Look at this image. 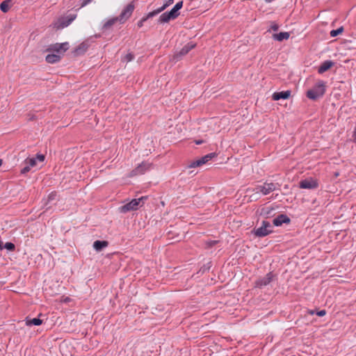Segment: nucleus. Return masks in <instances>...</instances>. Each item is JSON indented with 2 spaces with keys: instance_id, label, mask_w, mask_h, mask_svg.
Returning <instances> with one entry per match:
<instances>
[{
  "instance_id": "1",
  "label": "nucleus",
  "mask_w": 356,
  "mask_h": 356,
  "mask_svg": "<svg viewBox=\"0 0 356 356\" xmlns=\"http://www.w3.org/2000/svg\"><path fill=\"white\" fill-rule=\"evenodd\" d=\"M183 6V1H179L169 12L163 13L159 18V22L167 23L171 19H176L179 15V10Z\"/></svg>"
},
{
  "instance_id": "2",
  "label": "nucleus",
  "mask_w": 356,
  "mask_h": 356,
  "mask_svg": "<svg viewBox=\"0 0 356 356\" xmlns=\"http://www.w3.org/2000/svg\"><path fill=\"white\" fill-rule=\"evenodd\" d=\"M147 199V196H143L138 199H133L129 202L119 207V211L123 213H126L131 211H136L139 207H141L144 204L145 200Z\"/></svg>"
},
{
  "instance_id": "3",
  "label": "nucleus",
  "mask_w": 356,
  "mask_h": 356,
  "mask_svg": "<svg viewBox=\"0 0 356 356\" xmlns=\"http://www.w3.org/2000/svg\"><path fill=\"white\" fill-rule=\"evenodd\" d=\"M325 92V86L323 81H319L316 85L307 92V97L312 100H316L322 97Z\"/></svg>"
},
{
  "instance_id": "4",
  "label": "nucleus",
  "mask_w": 356,
  "mask_h": 356,
  "mask_svg": "<svg viewBox=\"0 0 356 356\" xmlns=\"http://www.w3.org/2000/svg\"><path fill=\"white\" fill-rule=\"evenodd\" d=\"M280 187L279 184L273 182H265L264 185L257 186L256 188H252V191L257 190V193H262L264 195H267L271 192L278 189Z\"/></svg>"
},
{
  "instance_id": "5",
  "label": "nucleus",
  "mask_w": 356,
  "mask_h": 356,
  "mask_svg": "<svg viewBox=\"0 0 356 356\" xmlns=\"http://www.w3.org/2000/svg\"><path fill=\"white\" fill-rule=\"evenodd\" d=\"M68 42L55 43L50 44L47 49V51L53 52L56 54H60L61 56L69 49Z\"/></svg>"
},
{
  "instance_id": "6",
  "label": "nucleus",
  "mask_w": 356,
  "mask_h": 356,
  "mask_svg": "<svg viewBox=\"0 0 356 356\" xmlns=\"http://www.w3.org/2000/svg\"><path fill=\"white\" fill-rule=\"evenodd\" d=\"M270 227V223L268 221L264 220L261 226L257 229H254L253 232L257 237H264L272 232V231L269 229Z\"/></svg>"
},
{
  "instance_id": "7",
  "label": "nucleus",
  "mask_w": 356,
  "mask_h": 356,
  "mask_svg": "<svg viewBox=\"0 0 356 356\" xmlns=\"http://www.w3.org/2000/svg\"><path fill=\"white\" fill-rule=\"evenodd\" d=\"M134 5L133 2L129 3L124 9L122 11L120 15L118 17L119 19V22L121 24L124 23L131 15L134 10Z\"/></svg>"
},
{
  "instance_id": "8",
  "label": "nucleus",
  "mask_w": 356,
  "mask_h": 356,
  "mask_svg": "<svg viewBox=\"0 0 356 356\" xmlns=\"http://www.w3.org/2000/svg\"><path fill=\"white\" fill-rule=\"evenodd\" d=\"M216 156V153L208 154L202 156V158L197 159L196 161H191L188 165V168H196V167L201 166L203 164L207 163L209 161L211 160Z\"/></svg>"
},
{
  "instance_id": "9",
  "label": "nucleus",
  "mask_w": 356,
  "mask_h": 356,
  "mask_svg": "<svg viewBox=\"0 0 356 356\" xmlns=\"http://www.w3.org/2000/svg\"><path fill=\"white\" fill-rule=\"evenodd\" d=\"M195 47V44L189 42L186 44L179 51L175 54L173 60L175 61L179 60L183 56L186 55L191 49Z\"/></svg>"
},
{
  "instance_id": "10",
  "label": "nucleus",
  "mask_w": 356,
  "mask_h": 356,
  "mask_svg": "<svg viewBox=\"0 0 356 356\" xmlns=\"http://www.w3.org/2000/svg\"><path fill=\"white\" fill-rule=\"evenodd\" d=\"M300 188L305 189H314L318 187V182L313 179H306L300 182Z\"/></svg>"
},
{
  "instance_id": "11",
  "label": "nucleus",
  "mask_w": 356,
  "mask_h": 356,
  "mask_svg": "<svg viewBox=\"0 0 356 356\" xmlns=\"http://www.w3.org/2000/svg\"><path fill=\"white\" fill-rule=\"evenodd\" d=\"M150 167H151L150 163L143 162L131 171V176L142 175V174L145 173V172L146 170H149L150 168Z\"/></svg>"
},
{
  "instance_id": "12",
  "label": "nucleus",
  "mask_w": 356,
  "mask_h": 356,
  "mask_svg": "<svg viewBox=\"0 0 356 356\" xmlns=\"http://www.w3.org/2000/svg\"><path fill=\"white\" fill-rule=\"evenodd\" d=\"M273 278V275L272 273H268L265 277L261 279H259L256 282V286L258 287H262L268 285L271 282Z\"/></svg>"
},
{
  "instance_id": "13",
  "label": "nucleus",
  "mask_w": 356,
  "mask_h": 356,
  "mask_svg": "<svg viewBox=\"0 0 356 356\" xmlns=\"http://www.w3.org/2000/svg\"><path fill=\"white\" fill-rule=\"evenodd\" d=\"M273 222L275 226H280L283 223H289L290 218L285 214H280L277 218L273 219Z\"/></svg>"
},
{
  "instance_id": "14",
  "label": "nucleus",
  "mask_w": 356,
  "mask_h": 356,
  "mask_svg": "<svg viewBox=\"0 0 356 356\" xmlns=\"http://www.w3.org/2000/svg\"><path fill=\"white\" fill-rule=\"evenodd\" d=\"M290 90L277 92L273 95V99L275 101L280 100L281 99H288L290 97Z\"/></svg>"
},
{
  "instance_id": "15",
  "label": "nucleus",
  "mask_w": 356,
  "mask_h": 356,
  "mask_svg": "<svg viewBox=\"0 0 356 356\" xmlns=\"http://www.w3.org/2000/svg\"><path fill=\"white\" fill-rule=\"evenodd\" d=\"M334 65V63L331 60H325L318 67V72L319 74H323L325 72L327 71L330 69Z\"/></svg>"
},
{
  "instance_id": "16",
  "label": "nucleus",
  "mask_w": 356,
  "mask_h": 356,
  "mask_svg": "<svg viewBox=\"0 0 356 356\" xmlns=\"http://www.w3.org/2000/svg\"><path fill=\"white\" fill-rule=\"evenodd\" d=\"M60 58L61 56L60 54H56L51 52V54H49L46 56L45 60L49 63H55L60 61Z\"/></svg>"
},
{
  "instance_id": "17",
  "label": "nucleus",
  "mask_w": 356,
  "mask_h": 356,
  "mask_svg": "<svg viewBox=\"0 0 356 356\" xmlns=\"http://www.w3.org/2000/svg\"><path fill=\"white\" fill-rule=\"evenodd\" d=\"M108 245L106 241H95L93 243V248L97 251H101Z\"/></svg>"
},
{
  "instance_id": "18",
  "label": "nucleus",
  "mask_w": 356,
  "mask_h": 356,
  "mask_svg": "<svg viewBox=\"0 0 356 356\" xmlns=\"http://www.w3.org/2000/svg\"><path fill=\"white\" fill-rule=\"evenodd\" d=\"M290 35H289V33L288 32H281L280 33H274L273 35V38L275 40H277V41H282L284 40H287L289 39Z\"/></svg>"
},
{
  "instance_id": "19",
  "label": "nucleus",
  "mask_w": 356,
  "mask_h": 356,
  "mask_svg": "<svg viewBox=\"0 0 356 356\" xmlns=\"http://www.w3.org/2000/svg\"><path fill=\"white\" fill-rule=\"evenodd\" d=\"M117 22H119V19L118 17H113L108 19L102 26V30L106 31L110 29L113 24H115Z\"/></svg>"
},
{
  "instance_id": "20",
  "label": "nucleus",
  "mask_w": 356,
  "mask_h": 356,
  "mask_svg": "<svg viewBox=\"0 0 356 356\" xmlns=\"http://www.w3.org/2000/svg\"><path fill=\"white\" fill-rule=\"evenodd\" d=\"M88 49V45L83 42L80 44L74 51V54L75 56L81 55L86 51Z\"/></svg>"
},
{
  "instance_id": "21",
  "label": "nucleus",
  "mask_w": 356,
  "mask_h": 356,
  "mask_svg": "<svg viewBox=\"0 0 356 356\" xmlns=\"http://www.w3.org/2000/svg\"><path fill=\"white\" fill-rule=\"evenodd\" d=\"M42 323V320L38 318H35L33 319H27L26 320V325L28 326L31 325H40Z\"/></svg>"
},
{
  "instance_id": "22",
  "label": "nucleus",
  "mask_w": 356,
  "mask_h": 356,
  "mask_svg": "<svg viewBox=\"0 0 356 356\" xmlns=\"http://www.w3.org/2000/svg\"><path fill=\"white\" fill-rule=\"evenodd\" d=\"M10 2L11 0H6L0 4V9L3 13H7L8 11Z\"/></svg>"
},
{
  "instance_id": "23",
  "label": "nucleus",
  "mask_w": 356,
  "mask_h": 356,
  "mask_svg": "<svg viewBox=\"0 0 356 356\" xmlns=\"http://www.w3.org/2000/svg\"><path fill=\"white\" fill-rule=\"evenodd\" d=\"M168 6V4H164L162 7H161L160 8L157 9V10H155L152 12H150L147 14V15L145 17H147V19L150 17H152L156 15H158L159 13H161V11H163L164 9H165V8Z\"/></svg>"
},
{
  "instance_id": "24",
  "label": "nucleus",
  "mask_w": 356,
  "mask_h": 356,
  "mask_svg": "<svg viewBox=\"0 0 356 356\" xmlns=\"http://www.w3.org/2000/svg\"><path fill=\"white\" fill-rule=\"evenodd\" d=\"M252 189L251 188H248L247 190L248 193H252V194L250 195L249 199L250 201H255L259 199V193H257V190H255L254 191H252Z\"/></svg>"
},
{
  "instance_id": "25",
  "label": "nucleus",
  "mask_w": 356,
  "mask_h": 356,
  "mask_svg": "<svg viewBox=\"0 0 356 356\" xmlns=\"http://www.w3.org/2000/svg\"><path fill=\"white\" fill-rule=\"evenodd\" d=\"M343 31V27L341 26L336 30H332L330 31L331 37H336L338 35L341 34Z\"/></svg>"
},
{
  "instance_id": "26",
  "label": "nucleus",
  "mask_w": 356,
  "mask_h": 356,
  "mask_svg": "<svg viewBox=\"0 0 356 356\" xmlns=\"http://www.w3.org/2000/svg\"><path fill=\"white\" fill-rule=\"evenodd\" d=\"M273 209L270 208H264L261 210V215L266 216L268 218L270 214Z\"/></svg>"
},
{
  "instance_id": "27",
  "label": "nucleus",
  "mask_w": 356,
  "mask_h": 356,
  "mask_svg": "<svg viewBox=\"0 0 356 356\" xmlns=\"http://www.w3.org/2000/svg\"><path fill=\"white\" fill-rule=\"evenodd\" d=\"M4 248L9 251H13V250H15V246L13 243L7 242L4 245Z\"/></svg>"
},
{
  "instance_id": "28",
  "label": "nucleus",
  "mask_w": 356,
  "mask_h": 356,
  "mask_svg": "<svg viewBox=\"0 0 356 356\" xmlns=\"http://www.w3.org/2000/svg\"><path fill=\"white\" fill-rule=\"evenodd\" d=\"M26 163H27L30 167H33L36 164V161L35 159H27L26 160Z\"/></svg>"
},
{
  "instance_id": "29",
  "label": "nucleus",
  "mask_w": 356,
  "mask_h": 356,
  "mask_svg": "<svg viewBox=\"0 0 356 356\" xmlns=\"http://www.w3.org/2000/svg\"><path fill=\"white\" fill-rule=\"evenodd\" d=\"M134 56L132 54L129 53V54H127L125 57H124V60L127 61V62H129V61H131L133 59H134Z\"/></svg>"
},
{
  "instance_id": "30",
  "label": "nucleus",
  "mask_w": 356,
  "mask_h": 356,
  "mask_svg": "<svg viewBox=\"0 0 356 356\" xmlns=\"http://www.w3.org/2000/svg\"><path fill=\"white\" fill-rule=\"evenodd\" d=\"M147 20V17H143L137 24L139 28L142 27L143 26V23Z\"/></svg>"
},
{
  "instance_id": "31",
  "label": "nucleus",
  "mask_w": 356,
  "mask_h": 356,
  "mask_svg": "<svg viewBox=\"0 0 356 356\" xmlns=\"http://www.w3.org/2000/svg\"><path fill=\"white\" fill-rule=\"evenodd\" d=\"M279 29V26L275 22L271 23L270 29H272L274 31H277Z\"/></svg>"
},
{
  "instance_id": "32",
  "label": "nucleus",
  "mask_w": 356,
  "mask_h": 356,
  "mask_svg": "<svg viewBox=\"0 0 356 356\" xmlns=\"http://www.w3.org/2000/svg\"><path fill=\"white\" fill-rule=\"evenodd\" d=\"M30 169H31V167L28 165L24 167L21 170V173L22 174H26V172H29Z\"/></svg>"
},
{
  "instance_id": "33",
  "label": "nucleus",
  "mask_w": 356,
  "mask_h": 356,
  "mask_svg": "<svg viewBox=\"0 0 356 356\" xmlns=\"http://www.w3.org/2000/svg\"><path fill=\"white\" fill-rule=\"evenodd\" d=\"M326 314V311L325 309L321 310L316 312V315L318 316H323Z\"/></svg>"
},
{
  "instance_id": "34",
  "label": "nucleus",
  "mask_w": 356,
  "mask_h": 356,
  "mask_svg": "<svg viewBox=\"0 0 356 356\" xmlns=\"http://www.w3.org/2000/svg\"><path fill=\"white\" fill-rule=\"evenodd\" d=\"M92 0H83L81 3V8L86 6L87 4L90 3Z\"/></svg>"
},
{
  "instance_id": "35",
  "label": "nucleus",
  "mask_w": 356,
  "mask_h": 356,
  "mask_svg": "<svg viewBox=\"0 0 356 356\" xmlns=\"http://www.w3.org/2000/svg\"><path fill=\"white\" fill-rule=\"evenodd\" d=\"M36 158L40 161H44L45 157L43 154H37Z\"/></svg>"
},
{
  "instance_id": "36",
  "label": "nucleus",
  "mask_w": 356,
  "mask_h": 356,
  "mask_svg": "<svg viewBox=\"0 0 356 356\" xmlns=\"http://www.w3.org/2000/svg\"><path fill=\"white\" fill-rule=\"evenodd\" d=\"M217 243L216 241H209L207 243L208 247H211L213 245H214L216 243Z\"/></svg>"
},
{
  "instance_id": "37",
  "label": "nucleus",
  "mask_w": 356,
  "mask_h": 356,
  "mask_svg": "<svg viewBox=\"0 0 356 356\" xmlns=\"http://www.w3.org/2000/svg\"><path fill=\"white\" fill-rule=\"evenodd\" d=\"M56 196V194L55 193H51L49 195V200H54L55 197Z\"/></svg>"
},
{
  "instance_id": "38",
  "label": "nucleus",
  "mask_w": 356,
  "mask_h": 356,
  "mask_svg": "<svg viewBox=\"0 0 356 356\" xmlns=\"http://www.w3.org/2000/svg\"><path fill=\"white\" fill-rule=\"evenodd\" d=\"M74 19V18L70 19L66 23H63V26H68Z\"/></svg>"
},
{
  "instance_id": "39",
  "label": "nucleus",
  "mask_w": 356,
  "mask_h": 356,
  "mask_svg": "<svg viewBox=\"0 0 356 356\" xmlns=\"http://www.w3.org/2000/svg\"><path fill=\"white\" fill-rule=\"evenodd\" d=\"M195 142L197 145H200V144H202L204 141L202 140H195Z\"/></svg>"
},
{
  "instance_id": "40",
  "label": "nucleus",
  "mask_w": 356,
  "mask_h": 356,
  "mask_svg": "<svg viewBox=\"0 0 356 356\" xmlns=\"http://www.w3.org/2000/svg\"><path fill=\"white\" fill-rule=\"evenodd\" d=\"M172 3H173V0H169L168 2L166 4H168V5H170V4Z\"/></svg>"
},
{
  "instance_id": "41",
  "label": "nucleus",
  "mask_w": 356,
  "mask_h": 356,
  "mask_svg": "<svg viewBox=\"0 0 356 356\" xmlns=\"http://www.w3.org/2000/svg\"><path fill=\"white\" fill-rule=\"evenodd\" d=\"M3 249V242L0 241V250Z\"/></svg>"
},
{
  "instance_id": "42",
  "label": "nucleus",
  "mask_w": 356,
  "mask_h": 356,
  "mask_svg": "<svg viewBox=\"0 0 356 356\" xmlns=\"http://www.w3.org/2000/svg\"><path fill=\"white\" fill-rule=\"evenodd\" d=\"M309 314L313 315L314 314V310H310V311H309Z\"/></svg>"
},
{
  "instance_id": "43",
  "label": "nucleus",
  "mask_w": 356,
  "mask_h": 356,
  "mask_svg": "<svg viewBox=\"0 0 356 356\" xmlns=\"http://www.w3.org/2000/svg\"><path fill=\"white\" fill-rule=\"evenodd\" d=\"M2 163H3V160L0 159V166L2 165Z\"/></svg>"
}]
</instances>
